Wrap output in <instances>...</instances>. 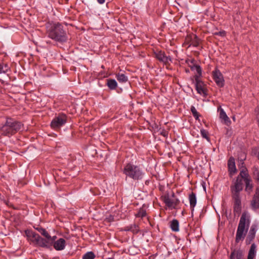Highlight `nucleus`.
Segmentation results:
<instances>
[{
  "label": "nucleus",
  "mask_w": 259,
  "mask_h": 259,
  "mask_svg": "<svg viewBox=\"0 0 259 259\" xmlns=\"http://www.w3.org/2000/svg\"><path fill=\"white\" fill-rule=\"evenodd\" d=\"M47 34L52 40L60 43L68 40V36L63 26L59 22L49 23L47 26Z\"/></svg>",
  "instance_id": "f257e3e1"
},
{
  "label": "nucleus",
  "mask_w": 259,
  "mask_h": 259,
  "mask_svg": "<svg viewBox=\"0 0 259 259\" xmlns=\"http://www.w3.org/2000/svg\"><path fill=\"white\" fill-rule=\"evenodd\" d=\"M25 234L29 241L40 247L46 248H50L57 238L56 236L51 237L50 235L49 237H46V239H44L36 233L28 230L25 231Z\"/></svg>",
  "instance_id": "f03ea898"
},
{
  "label": "nucleus",
  "mask_w": 259,
  "mask_h": 259,
  "mask_svg": "<svg viewBox=\"0 0 259 259\" xmlns=\"http://www.w3.org/2000/svg\"><path fill=\"white\" fill-rule=\"evenodd\" d=\"M250 218L249 214L247 212L242 214L236 231V243H238L245 239L250 223Z\"/></svg>",
  "instance_id": "7ed1b4c3"
},
{
  "label": "nucleus",
  "mask_w": 259,
  "mask_h": 259,
  "mask_svg": "<svg viewBox=\"0 0 259 259\" xmlns=\"http://www.w3.org/2000/svg\"><path fill=\"white\" fill-rule=\"evenodd\" d=\"M122 171L126 178H129L134 181L141 180L145 175L143 169L140 165L132 162L125 164Z\"/></svg>",
  "instance_id": "20e7f679"
},
{
  "label": "nucleus",
  "mask_w": 259,
  "mask_h": 259,
  "mask_svg": "<svg viewBox=\"0 0 259 259\" xmlns=\"http://www.w3.org/2000/svg\"><path fill=\"white\" fill-rule=\"evenodd\" d=\"M67 121V116L64 114H60L55 117L51 123V126L53 129L60 128Z\"/></svg>",
  "instance_id": "39448f33"
},
{
  "label": "nucleus",
  "mask_w": 259,
  "mask_h": 259,
  "mask_svg": "<svg viewBox=\"0 0 259 259\" xmlns=\"http://www.w3.org/2000/svg\"><path fill=\"white\" fill-rule=\"evenodd\" d=\"M232 193L233 209L235 213H240L241 210V194L240 193Z\"/></svg>",
  "instance_id": "423d86ee"
},
{
  "label": "nucleus",
  "mask_w": 259,
  "mask_h": 259,
  "mask_svg": "<svg viewBox=\"0 0 259 259\" xmlns=\"http://www.w3.org/2000/svg\"><path fill=\"white\" fill-rule=\"evenodd\" d=\"M195 88L197 93L206 97L207 96V91L205 88V84L198 78V76L195 77Z\"/></svg>",
  "instance_id": "0eeeda50"
},
{
  "label": "nucleus",
  "mask_w": 259,
  "mask_h": 259,
  "mask_svg": "<svg viewBox=\"0 0 259 259\" xmlns=\"http://www.w3.org/2000/svg\"><path fill=\"white\" fill-rule=\"evenodd\" d=\"M213 79L219 87H223L224 85V77L221 71L216 69L212 71Z\"/></svg>",
  "instance_id": "6e6552de"
},
{
  "label": "nucleus",
  "mask_w": 259,
  "mask_h": 259,
  "mask_svg": "<svg viewBox=\"0 0 259 259\" xmlns=\"http://www.w3.org/2000/svg\"><path fill=\"white\" fill-rule=\"evenodd\" d=\"M243 181L238 176L234 185L231 187V192L240 193L243 188Z\"/></svg>",
  "instance_id": "1a4fd4ad"
},
{
  "label": "nucleus",
  "mask_w": 259,
  "mask_h": 259,
  "mask_svg": "<svg viewBox=\"0 0 259 259\" xmlns=\"http://www.w3.org/2000/svg\"><path fill=\"white\" fill-rule=\"evenodd\" d=\"M155 58L160 62L164 64L168 63L171 62V58L169 56H166L164 52L161 51H156L154 52Z\"/></svg>",
  "instance_id": "9d476101"
},
{
  "label": "nucleus",
  "mask_w": 259,
  "mask_h": 259,
  "mask_svg": "<svg viewBox=\"0 0 259 259\" xmlns=\"http://www.w3.org/2000/svg\"><path fill=\"white\" fill-rule=\"evenodd\" d=\"M8 123L9 124L13 135L18 132L22 126V124L20 122L10 118L8 119Z\"/></svg>",
  "instance_id": "9b49d317"
},
{
  "label": "nucleus",
  "mask_w": 259,
  "mask_h": 259,
  "mask_svg": "<svg viewBox=\"0 0 259 259\" xmlns=\"http://www.w3.org/2000/svg\"><path fill=\"white\" fill-rule=\"evenodd\" d=\"M164 202L168 208L173 209L179 204V200L177 198H172L168 196H165L164 197Z\"/></svg>",
  "instance_id": "f8f14e48"
},
{
  "label": "nucleus",
  "mask_w": 259,
  "mask_h": 259,
  "mask_svg": "<svg viewBox=\"0 0 259 259\" xmlns=\"http://www.w3.org/2000/svg\"><path fill=\"white\" fill-rule=\"evenodd\" d=\"M257 230V226L255 224H253L249 230V233L246 238V243L249 244L251 241L254 239L256 232Z\"/></svg>",
  "instance_id": "ddd939ff"
},
{
  "label": "nucleus",
  "mask_w": 259,
  "mask_h": 259,
  "mask_svg": "<svg viewBox=\"0 0 259 259\" xmlns=\"http://www.w3.org/2000/svg\"><path fill=\"white\" fill-rule=\"evenodd\" d=\"M251 207L253 210L259 208V186L256 188L255 193L251 201Z\"/></svg>",
  "instance_id": "4468645a"
},
{
  "label": "nucleus",
  "mask_w": 259,
  "mask_h": 259,
  "mask_svg": "<svg viewBox=\"0 0 259 259\" xmlns=\"http://www.w3.org/2000/svg\"><path fill=\"white\" fill-rule=\"evenodd\" d=\"M0 132L2 135L5 136L10 137L13 135L9 124L8 123V119L5 124L0 126Z\"/></svg>",
  "instance_id": "2eb2a0df"
},
{
  "label": "nucleus",
  "mask_w": 259,
  "mask_h": 259,
  "mask_svg": "<svg viewBox=\"0 0 259 259\" xmlns=\"http://www.w3.org/2000/svg\"><path fill=\"white\" fill-rule=\"evenodd\" d=\"M54 248L56 250H62L66 246V241L63 238H60L54 242Z\"/></svg>",
  "instance_id": "dca6fc26"
},
{
  "label": "nucleus",
  "mask_w": 259,
  "mask_h": 259,
  "mask_svg": "<svg viewBox=\"0 0 259 259\" xmlns=\"http://www.w3.org/2000/svg\"><path fill=\"white\" fill-rule=\"evenodd\" d=\"M230 259H245L243 257V252L240 249H234L230 256Z\"/></svg>",
  "instance_id": "f3484780"
},
{
  "label": "nucleus",
  "mask_w": 259,
  "mask_h": 259,
  "mask_svg": "<svg viewBox=\"0 0 259 259\" xmlns=\"http://www.w3.org/2000/svg\"><path fill=\"white\" fill-rule=\"evenodd\" d=\"M228 170L230 174L233 175L236 171L235 159L233 157H230L228 161Z\"/></svg>",
  "instance_id": "a211bd4d"
},
{
  "label": "nucleus",
  "mask_w": 259,
  "mask_h": 259,
  "mask_svg": "<svg viewBox=\"0 0 259 259\" xmlns=\"http://www.w3.org/2000/svg\"><path fill=\"white\" fill-rule=\"evenodd\" d=\"M189 200L190 205V207L192 211L194 210V208L197 202L196 195L192 192L189 196Z\"/></svg>",
  "instance_id": "6ab92c4d"
},
{
  "label": "nucleus",
  "mask_w": 259,
  "mask_h": 259,
  "mask_svg": "<svg viewBox=\"0 0 259 259\" xmlns=\"http://www.w3.org/2000/svg\"><path fill=\"white\" fill-rule=\"evenodd\" d=\"M123 230L125 231H131L133 233L136 234L139 232V228L138 226L136 224H133L125 227Z\"/></svg>",
  "instance_id": "aec40b11"
},
{
  "label": "nucleus",
  "mask_w": 259,
  "mask_h": 259,
  "mask_svg": "<svg viewBox=\"0 0 259 259\" xmlns=\"http://www.w3.org/2000/svg\"><path fill=\"white\" fill-rule=\"evenodd\" d=\"M256 245L253 243L249 249L247 259H253L256 255Z\"/></svg>",
  "instance_id": "412c9836"
},
{
  "label": "nucleus",
  "mask_w": 259,
  "mask_h": 259,
  "mask_svg": "<svg viewBox=\"0 0 259 259\" xmlns=\"http://www.w3.org/2000/svg\"><path fill=\"white\" fill-rule=\"evenodd\" d=\"M170 228L174 232L179 231V223L178 220L174 219L170 223Z\"/></svg>",
  "instance_id": "4be33fe9"
},
{
  "label": "nucleus",
  "mask_w": 259,
  "mask_h": 259,
  "mask_svg": "<svg viewBox=\"0 0 259 259\" xmlns=\"http://www.w3.org/2000/svg\"><path fill=\"white\" fill-rule=\"evenodd\" d=\"M107 85L111 90H115L117 87V83L115 79H108L107 80Z\"/></svg>",
  "instance_id": "5701e85b"
},
{
  "label": "nucleus",
  "mask_w": 259,
  "mask_h": 259,
  "mask_svg": "<svg viewBox=\"0 0 259 259\" xmlns=\"http://www.w3.org/2000/svg\"><path fill=\"white\" fill-rule=\"evenodd\" d=\"M239 177L242 179V180L244 181L246 180V179H249L250 177L247 172V170L245 167H243L240 171L239 175L238 176Z\"/></svg>",
  "instance_id": "b1692460"
},
{
  "label": "nucleus",
  "mask_w": 259,
  "mask_h": 259,
  "mask_svg": "<svg viewBox=\"0 0 259 259\" xmlns=\"http://www.w3.org/2000/svg\"><path fill=\"white\" fill-rule=\"evenodd\" d=\"M220 118L222 119H223L226 124L230 122L229 118L227 115L224 109L222 108L220 109Z\"/></svg>",
  "instance_id": "393cba45"
},
{
  "label": "nucleus",
  "mask_w": 259,
  "mask_h": 259,
  "mask_svg": "<svg viewBox=\"0 0 259 259\" xmlns=\"http://www.w3.org/2000/svg\"><path fill=\"white\" fill-rule=\"evenodd\" d=\"M117 80L121 83H125L127 81L128 77L123 73H117L116 75Z\"/></svg>",
  "instance_id": "a878e982"
},
{
  "label": "nucleus",
  "mask_w": 259,
  "mask_h": 259,
  "mask_svg": "<svg viewBox=\"0 0 259 259\" xmlns=\"http://www.w3.org/2000/svg\"><path fill=\"white\" fill-rule=\"evenodd\" d=\"M244 182L245 184V191L250 193L252 191L253 188L251 179H246V180L244 181Z\"/></svg>",
  "instance_id": "bb28decb"
},
{
  "label": "nucleus",
  "mask_w": 259,
  "mask_h": 259,
  "mask_svg": "<svg viewBox=\"0 0 259 259\" xmlns=\"http://www.w3.org/2000/svg\"><path fill=\"white\" fill-rule=\"evenodd\" d=\"M9 70V67L7 64L0 62V73H6Z\"/></svg>",
  "instance_id": "cd10ccee"
},
{
  "label": "nucleus",
  "mask_w": 259,
  "mask_h": 259,
  "mask_svg": "<svg viewBox=\"0 0 259 259\" xmlns=\"http://www.w3.org/2000/svg\"><path fill=\"white\" fill-rule=\"evenodd\" d=\"M146 215V211L145 209L143 208H141L139 209L137 213H136V216L137 218H143Z\"/></svg>",
  "instance_id": "c85d7f7f"
},
{
  "label": "nucleus",
  "mask_w": 259,
  "mask_h": 259,
  "mask_svg": "<svg viewBox=\"0 0 259 259\" xmlns=\"http://www.w3.org/2000/svg\"><path fill=\"white\" fill-rule=\"evenodd\" d=\"M191 70L193 71H196V72L199 75H201V69L200 66L196 64H193L192 65H189Z\"/></svg>",
  "instance_id": "c756f323"
},
{
  "label": "nucleus",
  "mask_w": 259,
  "mask_h": 259,
  "mask_svg": "<svg viewBox=\"0 0 259 259\" xmlns=\"http://www.w3.org/2000/svg\"><path fill=\"white\" fill-rule=\"evenodd\" d=\"M42 235L45 237H49L50 234L44 228L41 227H37L35 228Z\"/></svg>",
  "instance_id": "7c9ffc66"
},
{
  "label": "nucleus",
  "mask_w": 259,
  "mask_h": 259,
  "mask_svg": "<svg viewBox=\"0 0 259 259\" xmlns=\"http://www.w3.org/2000/svg\"><path fill=\"white\" fill-rule=\"evenodd\" d=\"M95 257V254L92 251H89L83 255L82 259H94Z\"/></svg>",
  "instance_id": "2f4dec72"
},
{
  "label": "nucleus",
  "mask_w": 259,
  "mask_h": 259,
  "mask_svg": "<svg viewBox=\"0 0 259 259\" xmlns=\"http://www.w3.org/2000/svg\"><path fill=\"white\" fill-rule=\"evenodd\" d=\"M191 111L192 113L193 116L195 118V119L196 120H198L199 118V117L200 116V114L197 111V110L194 106H192L191 107Z\"/></svg>",
  "instance_id": "473e14b6"
},
{
  "label": "nucleus",
  "mask_w": 259,
  "mask_h": 259,
  "mask_svg": "<svg viewBox=\"0 0 259 259\" xmlns=\"http://www.w3.org/2000/svg\"><path fill=\"white\" fill-rule=\"evenodd\" d=\"M253 178L255 181L259 182V169L257 167H254L253 169Z\"/></svg>",
  "instance_id": "72a5a7b5"
},
{
  "label": "nucleus",
  "mask_w": 259,
  "mask_h": 259,
  "mask_svg": "<svg viewBox=\"0 0 259 259\" xmlns=\"http://www.w3.org/2000/svg\"><path fill=\"white\" fill-rule=\"evenodd\" d=\"M201 136L207 141H209V138L208 136V132L202 128L200 130Z\"/></svg>",
  "instance_id": "f704fd0d"
},
{
  "label": "nucleus",
  "mask_w": 259,
  "mask_h": 259,
  "mask_svg": "<svg viewBox=\"0 0 259 259\" xmlns=\"http://www.w3.org/2000/svg\"><path fill=\"white\" fill-rule=\"evenodd\" d=\"M199 44V39L196 35H194V38L192 40L191 45L194 47H197Z\"/></svg>",
  "instance_id": "c9c22d12"
},
{
  "label": "nucleus",
  "mask_w": 259,
  "mask_h": 259,
  "mask_svg": "<svg viewBox=\"0 0 259 259\" xmlns=\"http://www.w3.org/2000/svg\"><path fill=\"white\" fill-rule=\"evenodd\" d=\"M256 112H257V114H256L257 121L258 125L259 126V105L257 106V107L256 109Z\"/></svg>",
  "instance_id": "e433bc0d"
},
{
  "label": "nucleus",
  "mask_w": 259,
  "mask_h": 259,
  "mask_svg": "<svg viewBox=\"0 0 259 259\" xmlns=\"http://www.w3.org/2000/svg\"><path fill=\"white\" fill-rule=\"evenodd\" d=\"M98 3L100 4H103L105 3V0H97Z\"/></svg>",
  "instance_id": "4c0bfd02"
},
{
  "label": "nucleus",
  "mask_w": 259,
  "mask_h": 259,
  "mask_svg": "<svg viewBox=\"0 0 259 259\" xmlns=\"http://www.w3.org/2000/svg\"><path fill=\"white\" fill-rule=\"evenodd\" d=\"M243 160H241V161H241V164H243Z\"/></svg>",
  "instance_id": "58836bf2"
},
{
  "label": "nucleus",
  "mask_w": 259,
  "mask_h": 259,
  "mask_svg": "<svg viewBox=\"0 0 259 259\" xmlns=\"http://www.w3.org/2000/svg\"><path fill=\"white\" fill-rule=\"evenodd\" d=\"M223 32H220V34L222 35V33H223Z\"/></svg>",
  "instance_id": "ea45409f"
}]
</instances>
